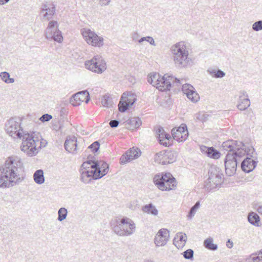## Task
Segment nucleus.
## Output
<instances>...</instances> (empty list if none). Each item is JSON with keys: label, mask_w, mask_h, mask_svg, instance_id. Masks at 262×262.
<instances>
[{"label": "nucleus", "mask_w": 262, "mask_h": 262, "mask_svg": "<svg viewBox=\"0 0 262 262\" xmlns=\"http://www.w3.org/2000/svg\"><path fill=\"white\" fill-rule=\"evenodd\" d=\"M24 167L21 159L15 156L8 157L0 165V188H10L25 179Z\"/></svg>", "instance_id": "nucleus-1"}, {"label": "nucleus", "mask_w": 262, "mask_h": 262, "mask_svg": "<svg viewBox=\"0 0 262 262\" xmlns=\"http://www.w3.org/2000/svg\"><path fill=\"white\" fill-rule=\"evenodd\" d=\"M170 52L176 67L180 69L187 68L192 65V59L189 57L188 49L184 41L172 45L170 48Z\"/></svg>", "instance_id": "nucleus-2"}, {"label": "nucleus", "mask_w": 262, "mask_h": 262, "mask_svg": "<svg viewBox=\"0 0 262 262\" xmlns=\"http://www.w3.org/2000/svg\"><path fill=\"white\" fill-rule=\"evenodd\" d=\"M111 226L113 231L120 236H127L132 235L135 231V224L127 217H123L120 220L112 221Z\"/></svg>", "instance_id": "nucleus-3"}, {"label": "nucleus", "mask_w": 262, "mask_h": 262, "mask_svg": "<svg viewBox=\"0 0 262 262\" xmlns=\"http://www.w3.org/2000/svg\"><path fill=\"white\" fill-rule=\"evenodd\" d=\"M222 146L224 149L230 148V150H234L237 157H239L241 158L245 155L253 157V155L255 152V149L253 146L251 145L247 146L241 141L228 140L224 142Z\"/></svg>", "instance_id": "nucleus-4"}, {"label": "nucleus", "mask_w": 262, "mask_h": 262, "mask_svg": "<svg viewBox=\"0 0 262 262\" xmlns=\"http://www.w3.org/2000/svg\"><path fill=\"white\" fill-rule=\"evenodd\" d=\"M208 178L204 182V187L208 191L216 188L223 182L222 170L215 165L211 166L208 171Z\"/></svg>", "instance_id": "nucleus-5"}, {"label": "nucleus", "mask_w": 262, "mask_h": 262, "mask_svg": "<svg viewBox=\"0 0 262 262\" xmlns=\"http://www.w3.org/2000/svg\"><path fill=\"white\" fill-rule=\"evenodd\" d=\"M154 182L162 191L174 189L177 186L176 179L169 172L156 174L154 178Z\"/></svg>", "instance_id": "nucleus-6"}, {"label": "nucleus", "mask_w": 262, "mask_h": 262, "mask_svg": "<svg viewBox=\"0 0 262 262\" xmlns=\"http://www.w3.org/2000/svg\"><path fill=\"white\" fill-rule=\"evenodd\" d=\"M21 139H22L20 146L21 151L30 157L34 156L38 153L37 146L39 141L37 139L35 138L32 134L26 132L22 135Z\"/></svg>", "instance_id": "nucleus-7"}, {"label": "nucleus", "mask_w": 262, "mask_h": 262, "mask_svg": "<svg viewBox=\"0 0 262 262\" xmlns=\"http://www.w3.org/2000/svg\"><path fill=\"white\" fill-rule=\"evenodd\" d=\"M22 119L20 117H12L8 120L5 125L6 133L14 139H21L22 135L26 132L21 126Z\"/></svg>", "instance_id": "nucleus-8"}, {"label": "nucleus", "mask_w": 262, "mask_h": 262, "mask_svg": "<svg viewBox=\"0 0 262 262\" xmlns=\"http://www.w3.org/2000/svg\"><path fill=\"white\" fill-rule=\"evenodd\" d=\"M228 152L224 159L225 172L227 176H233L236 171L237 165L238 161H241V158L237 157L234 150L225 149Z\"/></svg>", "instance_id": "nucleus-9"}, {"label": "nucleus", "mask_w": 262, "mask_h": 262, "mask_svg": "<svg viewBox=\"0 0 262 262\" xmlns=\"http://www.w3.org/2000/svg\"><path fill=\"white\" fill-rule=\"evenodd\" d=\"M86 69L97 74H101L106 69V63L100 55H95L91 59L84 63Z\"/></svg>", "instance_id": "nucleus-10"}, {"label": "nucleus", "mask_w": 262, "mask_h": 262, "mask_svg": "<svg viewBox=\"0 0 262 262\" xmlns=\"http://www.w3.org/2000/svg\"><path fill=\"white\" fill-rule=\"evenodd\" d=\"M81 34L86 42L92 46L101 47L103 45V38L98 36L95 32L89 29L84 28L81 30Z\"/></svg>", "instance_id": "nucleus-11"}, {"label": "nucleus", "mask_w": 262, "mask_h": 262, "mask_svg": "<svg viewBox=\"0 0 262 262\" xmlns=\"http://www.w3.org/2000/svg\"><path fill=\"white\" fill-rule=\"evenodd\" d=\"M45 36L47 39H53L55 41L61 42L63 37L61 32L58 29L57 21H50L45 31Z\"/></svg>", "instance_id": "nucleus-12"}, {"label": "nucleus", "mask_w": 262, "mask_h": 262, "mask_svg": "<svg viewBox=\"0 0 262 262\" xmlns=\"http://www.w3.org/2000/svg\"><path fill=\"white\" fill-rule=\"evenodd\" d=\"M90 166L91 163L88 160L83 163L80 169V180L85 184L90 183L92 180L99 179L95 177L96 174L97 175L96 170L91 169Z\"/></svg>", "instance_id": "nucleus-13"}, {"label": "nucleus", "mask_w": 262, "mask_h": 262, "mask_svg": "<svg viewBox=\"0 0 262 262\" xmlns=\"http://www.w3.org/2000/svg\"><path fill=\"white\" fill-rule=\"evenodd\" d=\"M180 84H182V83L179 79L168 74H165L161 76L159 86H157V89L163 92L169 90L172 85H176L178 86Z\"/></svg>", "instance_id": "nucleus-14"}, {"label": "nucleus", "mask_w": 262, "mask_h": 262, "mask_svg": "<svg viewBox=\"0 0 262 262\" xmlns=\"http://www.w3.org/2000/svg\"><path fill=\"white\" fill-rule=\"evenodd\" d=\"M176 160V154L171 151H162L155 156V161L163 165L172 163Z\"/></svg>", "instance_id": "nucleus-15"}, {"label": "nucleus", "mask_w": 262, "mask_h": 262, "mask_svg": "<svg viewBox=\"0 0 262 262\" xmlns=\"http://www.w3.org/2000/svg\"><path fill=\"white\" fill-rule=\"evenodd\" d=\"M91 168L96 170V178L100 179L105 176L108 171V165L105 162L89 160Z\"/></svg>", "instance_id": "nucleus-16"}, {"label": "nucleus", "mask_w": 262, "mask_h": 262, "mask_svg": "<svg viewBox=\"0 0 262 262\" xmlns=\"http://www.w3.org/2000/svg\"><path fill=\"white\" fill-rule=\"evenodd\" d=\"M171 134L173 138L181 142L185 141L188 137V131L186 124H182L178 128H173L171 130Z\"/></svg>", "instance_id": "nucleus-17"}, {"label": "nucleus", "mask_w": 262, "mask_h": 262, "mask_svg": "<svg viewBox=\"0 0 262 262\" xmlns=\"http://www.w3.org/2000/svg\"><path fill=\"white\" fill-rule=\"evenodd\" d=\"M169 232L165 228L160 229L154 238V243L157 247L165 246L169 240Z\"/></svg>", "instance_id": "nucleus-18"}, {"label": "nucleus", "mask_w": 262, "mask_h": 262, "mask_svg": "<svg viewBox=\"0 0 262 262\" xmlns=\"http://www.w3.org/2000/svg\"><path fill=\"white\" fill-rule=\"evenodd\" d=\"M181 83H182L181 81ZM182 84V90L187 98L193 102H196L200 99L199 94L195 91L194 88L189 84Z\"/></svg>", "instance_id": "nucleus-19"}, {"label": "nucleus", "mask_w": 262, "mask_h": 262, "mask_svg": "<svg viewBox=\"0 0 262 262\" xmlns=\"http://www.w3.org/2000/svg\"><path fill=\"white\" fill-rule=\"evenodd\" d=\"M90 95L87 91H83L74 94L71 99V103L74 106L79 105L81 102L88 103L90 101Z\"/></svg>", "instance_id": "nucleus-20"}, {"label": "nucleus", "mask_w": 262, "mask_h": 262, "mask_svg": "<svg viewBox=\"0 0 262 262\" xmlns=\"http://www.w3.org/2000/svg\"><path fill=\"white\" fill-rule=\"evenodd\" d=\"M250 106V101L247 92L245 90L239 91L237 104V108L240 111H244Z\"/></svg>", "instance_id": "nucleus-21"}, {"label": "nucleus", "mask_w": 262, "mask_h": 262, "mask_svg": "<svg viewBox=\"0 0 262 262\" xmlns=\"http://www.w3.org/2000/svg\"><path fill=\"white\" fill-rule=\"evenodd\" d=\"M140 156V151L138 148H131L123 154L120 158V163L125 164L131 160L137 159Z\"/></svg>", "instance_id": "nucleus-22"}, {"label": "nucleus", "mask_w": 262, "mask_h": 262, "mask_svg": "<svg viewBox=\"0 0 262 262\" xmlns=\"http://www.w3.org/2000/svg\"><path fill=\"white\" fill-rule=\"evenodd\" d=\"M64 146L67 151L73 154H77L79 149L77 146V138L74 136H68Z\"/></svg>", "instance_id": "nucleus-23"}, {"label": "nucleus", "mask_w": 262, "mask_h": 262, "mask_svg": "<svg viewBox=\"0 0 262 262\" xmlns=\"http://www.w3.org/2000/svg\"><path fill=\"white\" fill-rule=\"evenodd\" d=\"M136 100L135 98L127 97L126 94L124 93L118 104L119 111L122 113L125 112L130 106L135 103Z\"/></svg>", "instance_id": "nucleus-24"}, {"label": "nucleus", "mask_w": 262, "mask_h": 262, "mask_svg": "<svg viewBox=\"0 0 262 262\" xmlns=\"http://www.w3.org/2000/svg\"><path fill=\"white\" fill-rule=\"evenodd\" d=\"M156 134L159 138V141L160 144L165 146L169 145V139L170 138V135L166 133L162 127L159 126L156 129Z\"/></svg>", "instance_id": "nucleus-25"}, {"label": "nucleus", "mask_w": 262, "mask_h": 262, "mask_svg": "<svg viewBox=\"0 0 262 262\" xmlns=\"http://www.w3.org/2000/svg\"><path fill=\"white\" fill-rule=\"evenodd\" d=\"M55 12V6L53 4H43L42 6L41 13H43V17L47 20L52 18Z\"/></svg>", "instance_id": "nucleus-26"}, {"label": "nucleus", "mask_w": 262, "mask_h": 262, "mask_svg": "<svg viewBox=\"0 0 262 262\" xmlns=\"http://www.w3.org/2000/svg\"><path fill=\"white\" fill-rule=\"evenodd\" d=\"M257 161L247 157L241 163V168L245 172L252 171L256 167Z\"/></svg>", "instance_id": "nucleus-27"}, {"label": "nucleus", "mask_w": 262, "mask_h": 262, "mask_svg": "<svg viewBox=\"0 0 262 262\" xmlns=\"http://www.w3.org/2000/svg\"><path fill=\"white\" fill-rule=\"evenodd\" d=\"M201 151L206 155L208 157L214 159H218L221 157V153L214 147H208L206 146H202L200 147Z\"/></svg>", "instance_id": "nucleus-28"}, {"label": "nucleus", "mask_w": 262, "mask_h": 262, "mask_svg": "<svg viewBox=\"0 0 262 262\" xmlns=\"http://www.w3.org/2000/svg\"><path fill=\"white\" fill-rule=\"evenodd\" d=\"M187 239V235L182 232L177 233L174 237L173 244L178 248H183L186 243Z\"/></svg>", "instance_id": "nucleus-29"}, {"label": "nucleus", "mask_w": 262, "mask_h": 262, "mask_svg": "<svg viewBox=\"0 0 262 262\" xmlns=\"http://www.w3.org/2000/svg\"><path fill=\"white\" fill-rule=\"evenodd\" d=\"M161 76L159 73H151L148 75L147 81L152 86L157 88V86H159Z\"/></svg>", "instance_id": "nucleus-30"}, {"label": "nucleus", "mask_w": 262, "mask_h": 262, "mask_svg": "<svg viewBox=\"0 0 262 262\" xmlns=\"http://www.w3.org/2000/svg\"><path fill=\"white\" fill-rule=\"evenodd\" d=\"M33 179L37 184H43L45 180L43 170L41 169L37 170L33 174Z\"/></svg>", "instance_id": "nucleus-31"}, {"label": "nucleus", "mask_w": 262, "mask_h": 262, "mask_svg": "<svg viewBox=\"0 0 262 262\" xmlns=\"http://www.w3.org/2000/svg\"><path fill=\"white\" fill-rule=\"evenodd\" d=\"M248 221L252 225L257 227L259 226L260 217L257 213L254 212L252 211L249 213Z\"/></svg>", "instance_id": "nucleus-32"}, {"label": "nucleus", "mask_w": 262, "mask_h": 262, "mask_svg": "<svg viewBox=\"0 0 262 262\" xmlns=\"http://www.w3.org/2000/svg\"><path fill=\"white\" fill-rule=\"evenodd\" d=\"M142 210L144 212L153 215H157L158 214V210L151 203L144 205Z\"/></svg>", "instance_id": "nucleus-33"}, {"label": "nucleus", "mask_w": 262, "mask_h": 262, "mask_svg": "<svg viewBox=\"0 0 262 262\" xmlns=\"http://www.w3.org/2000/svg\"><path fill=\"white\" fill-rule=\"evenodd\" d=\"M207 72L213 77L221 78L225 76V73L219 69L210 68L208 69Z\"/></svg>", "instance_id": "nucleus-34"}, {"label": "nucleus", "mask_w": 262, "mask_h": 262, "mask_svg": "<svg viewBox=\"0 0 262 262\" xmlns=\"http://www.w3.org/2000/svg\"><path fill=\"white\" fill-rule=\"evenodd\" d=\"M101 102L103 106L107 108L113 107L114 104L112 98L107 95L102 97Z\"/></svg>", "instance_id": "nucleus-35"}, {"label": "nucleus", "mask_w": 262, "mask_h": 262, "mask_svg": "<svg viewBox=\"0 0 262 262\" xmlns=\"http://www.w3.org/2000/svg\"><path fill=\"white\" fill-rule=\"evenodd\" d=\"M204 245L208 250L215 251L217 249V245L213 243L212 238H208L204 242Z\"/></svg>", "instance_id": "nucleus-36"}, {"label": "nucleus", "mask_w": 262, "mask_h": 262, "mask_svg": "<svg viewBox=\"0 0 262 262\" xmlns=\"http://www.w3.org/2000/svg\"><path fill=\"white\" fill-rule=\"evenodd\" d=\"M201 206L200 202L198 201L195 203V204L190 208L188 214L187 215V217L191 220L192 219L195 215L198 209L200 208Z\"/></svg>", "instance_id": "nucleus-37"}, {"label": "nucleus", "mask_w": 262, "mask_h": 262, "mask_svg": "<svg viewBox=\"0 0 262 262\" xmlns=\"http://www.w3.org/2000/svg\"><path fill=\"white\" fill-rule=\"evenodd\" d=\"M0 77L1 79L6 83H12L14 82V79L10 78L9 73L7 72H2L0 73Z\"/></svg>", "instance_id": "nucleus-38"}, {"label": "nucleus", "mask_w": 262, "mask_h": 262, "mask_svg": "<svg viewBox=\"0 0 262 262\" xmlns=\"http://www.w3.org/2000/svg\"><path fill=\"white\" fill-rule=\"evenodd\" d=\"M68 210L64 207H61L58 210L57 220L59 222L64 220L68 215Z\"/></svg>", "instance_id": "nucleus-39"}, {"label": "nucleus", "mask_w": 262, "mask_h": 262, "mask_svg": "<svg viewBox=\"0 0 262 262\" xmlns=\"http://www.w3.org/2000/svg\"><path fill=\"white\" fill-rule=\"evenodd\" d=\"M127 123L130 124L133 128H137L141 125V120L139 118L134 117L129 119Z\"/></svg>", "instance_id": "nucleus-40"}, {"label": "nucleus", "mask_w": 262, "mask_h": 262, "mask_svg": "<svg viewBox=\"0 0 262 262\" xmlns=\"http://www.w3.org/2000/svg\"><path fill=\"white\" fill-rule=\"evenodd\" d=\"M182 254L185 259H191L193 257L194 252L192 249H189L183 252Z\"/></svg>", "instance_id": "nucleus-41"}, {"label": "nucleus", "mask_w": 262, "mask_h": 262, "mask_svg": "<svg viewBox=\"0 0 262 262\" xmlns=\"http://www.w3.org/2000/svg\"><path fill=\"white\" fill-rule=\"evenodd\" d=\"M209 115L204 113H199L196 114V119L202 122L208 120Z\"/></svg>", "instance_id": "nucleus-42"}, {"label": "nucleus", "mask_w": 262, "mask_h": 262, "mask_svg": "<svg viewBox=\"0 0 262 262\" xmlns=\"http://www.w3.org/2000/svg\"><path fill=\"white\" fill-rule=\"evenodd\" d=\"M252 29L254 31H259L262 30V20H258L255 22L252 26Z\"/></svg>", "instance_id": "nucleus-43"}, {"label": "nucleus", "mask_w": 262, "mask_h": 262, "mask_svg": "<svg viewBox=\"0 0 262 262\" xmlns=\"http://www.w3.org/2000/svg\"><path fill=\"white\" fill-rule=\"evenodd\" d=\"M246 262H262V261L259 259V257H257L256 254H253L247 258Z\"/></svg>", "instance_id": "nucleus-44"}, {"label": "nucleus", "mask_w": 262, "mask_h": 262, "mask_svg": "<svg viewBox=\"0 0 262 262\" xmlns=\"http://www.w3.org/2000/svg\"><path fill=\"white\" fill-rule=\"evenodd\" d=\"M100 144L98 141H95L89 146L93 152H97L99 149Z\"/></svg>", "instance_id": "nucleus-45"}, {"label": "nucleus", "mask_w": 262, "mask_h": 262, "mask_svg": "<svg viewBox=\"0 0 262 262\" xmlns=\"http://www.w3.org/2000/svg\"><path fill=\"white\" fill-rule=\"evenodd\" d=\"M52 118V116L48 114L43 115L40 117L39 120L42 122H47L50 121Z\"/></svg>", "instance_id": "nucleus-46"}, {"label": "nucleus", "mask_w": 262, "mask_h": 262, "mask_svg": "<svg viewBox=\"0 0 262 262\" xmlns=\"http://www.w3.org/2000/svg\"><path fill=\"white\" fill-rule=\"evenodd\" d=\"M119 122L117 120H112L110 121L109 124L112 128L117 127L119 125Z\"/></svg>", "instance_id": "nucleus-47"}, {"label": "nucleus", "mask_w": 262, "mask_h": 262, "mask_svg": "<svg viewBox=\"0 0 262 262\" xmlns=\"http://www.w3.org/2000/svg\"><path fill=\"white\" fill-rule=\"evenodd\" d=\"M137 201H133L131 202L128 206V208L131 209L132 210H135L137 208Z\"/></svg>", "instance_id": "nucleus-48"}, {"label": "nucleus", "mask_w": 262, "mask_h": 262, "mask_svg": "<svg viewBox=\"0 0 262 262\" xmlns=\"http://www.w3.org/2000/svg\"><path fill=\"white\" fill-rule=\"evenodd\" d=\"M146 41L148 42L151 45L154 46L156 45L154 38L151 36H147Z\"/></svg>", "instance_id": "nucleus-49"}, {"label": "nucleus", "mask_w": 262, "mask_h": 262, "mask_svg": "<svg viewBox=\"0 0 262 262\" xmlns=\"http://www.w3.org/2000/svg\"><path fill=\"white\" fill-rule=\"evenodd\" d=\"M255 209L258 213L262 215V204H257L255 205Z\"/></svg>", "instance_id": "nucleus-50"}, {"label": "nucleus", "mask_w": 262, "mask_h": 262, "mask_svg": "<svg viewBox=\"0 0 262 262\" xmlns=\"http://www.w3.org/2000/svg\"><path fill=\"white\" fill-rule=\"evenodd\" d=\"M100 2L102 6H106L109 5L111 0H100Z\"/></svg>", "instance_id": "nucleus-51"}, {"label": "nucleus", "mask_w": 262, "mask_h": 262, "mask_svg": "<svg viewBox=\"0 0 262 262\" xmlns=\"http://www.w3.org/2000/svg\"><path fill=\"white\" fill-rule=\"evenodd\" d=\"M139 37V34L137 32H134L132 34V38L133 40H137Z\"/></svg>", "instance_id": "nucleus-52"}, {"label": "nucleus", "mask_w": 262, "mask_h": 262, "mask_svg": "<svg viewBox=\"0 0 262 262\" xmlns=\"http://www.w3.org/2000/svg\"><path fill=\"white\" fill-rule=\"evenodd\" d=\"M226 246L229 248H231L233 246V243L232 241H231L230 239L228 240V241L226 243Z\"/></svg>", "instance_id": "nucleus-53"}, {"label": "nucleus", "mask_w": 262, "mask_h": 262, "mask_svg": "<svg viewBox=\"0 0 262 262\" xmlns=\"http://www.w3.org/2000/svg\"><path fill=\"white\" fill-rule=\"evenodd\" d=\"M146 39H147V36L143 37L141 38L140 39H139L138 42H139V43H141L144 41H146Z\"/></svg>", "instance_id": "nucleus-54"}, {"label": "nucleus", "mask_w": 262, "mask_h": 262, "mask_svg": "<svg viewBox=\"0 0 262 262\" xmlns=\"http://www.w3.org/2000/svg\"><path fill=\"white\" fill-rule=\"evenodd\" d=\"M10 0H0V5H4L7 3Z\"/></svg>", "instance_id": "nucleus-55"}, {"label": "nucleus", "mask_w": 262, "mask_h": 262, "mask_svg": "<svg viewBox=\"0 0 262 262\" xmlns=\"http://www.w3.org/2000/svg\"><path fill=\"white\" fill-rule=\"evenodd\" d=\"M257 257H259V259L262 261V250L259 252V253L258 255H257Z\"/></svg>", "instance_id": "nucleus-56"}, {"label": "nucleus", "mask_w": 262, "mask_h": 262, "mask_svg": "<svg viewBox=\"0 0 262 262\" xmlns=\"http://www.w3.org/2000/svg\"><path fill=\"white\" fill-rule=\"evenodd\" d=\"M144 262H154V261L149 259L145 260Z\"/></svg>", "instance_id": "nucleus-57"}]
</instances>
